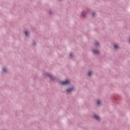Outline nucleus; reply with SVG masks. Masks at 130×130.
<instances>
[{"mask_svg":"<svg viewBox=\"0 0 130 130\" xmlns=\"http://www.w3.org/2000/svg\"><path fill=\"white\" fill-rule=\"evenodd\" d=\"M62 85H68V84H70V80H67L65 81H63L61 82Z\"/></svg>","mask_w":130,"mask_h":130,"instance_id":"1","label":"nucleus"},{"mask_svg":"<svg viewBox=\"0 0 130 130\" xmlns=\"http://www.w3.org/2000/svg\"><path fill=\"white\" fill-rule=\"evenodd\" d=\"M94 117L95 118V119L100 120V117H99V116L97 115L96 114H94Z\"/></svg>","mask_w":130,"mask_h":130,"instance_id":"2","label":"nucleus"},{"mask_svg":"<svg viewBox=\"0 0 130 130\" xmlns=\"http://www.w3.org/2000/svg\"><path fill=\"white\" fill-rule=\"evenodd\" d=\"M74 90V87H72V88H69L67 90V91L68 92V93H70V92H72Z\"/></svg>","mask_w":130,"mask_h":130,"instance_id":"3","label":"nucleus"},{"mask_svg":"<svg viewBox=\"0 0 130 130\" xmlns=\"http://www.w3.org/2000/svg\"><path fill=\"white\" fill-rule=\"evenodd\" d=\"M93 53H94V54H98L99 53V51H98V50H93Z\"/></svg>","mask_w":130,"mask_h":130,"instance_id":"4","label":"nucleus"},{"mask_svg":"<svg viewBox=\"0 0 130 130\" xmlns=\"http://www.w3.org/2000/svg\"><path fill=\"white\" fill-rule=\"evenodd\" d=\"M114 48H115L116 49H117L118 48V45H115L114 46Z\"/></svg>","mask_w":130,"mask_h":130,"instance_id":"5","label":"nucleus"},{"mask_svg":"<svg viewBox=\"0 0 130 130\" xmlns=\"http://www.w3.org/2000/svg\"><path fill=\"white\" fill-rule=\"evenodd\" d=\"M97 104H98V105H100V104H101V101H98Z\"/></svg>","mask_w":130,"mask_h":130,"instance_id":"6","label":"nucleus"},{"mask_svg":"<svg viewBox=\"0 0 130 130\" xmlns=\"http://www.w3.org/2000/svg\"><path fill=\"white\" fill-rule=\"evenodd\" d=\"M91 75H92V72L91 71H90L89 73H88V76L90 77L91 76Z\"/></svg>","mask_w":130,"mask_h":130,"instance_id":"7","label":"nucleus"},{"mask_svg":"<svg viewBox=\"0 0 130 130\" xmlns=\"http://www.w3.org/2000/svg\"><path fill=\"white\" fill-rule=\"evenodd\" d=\"M86 15V12L85 11L82 12V16H84Z\"/></svg>","mask_w":130,"mask_h":130,"instance_id":"8","label":"nucleus"},{"mask_svg":"<svg viewBox=\"0 0 130 130\" xmlns=\"http://www.w3.org/2000/svg\"><path fill=\"white\" fill-rule=\"evenodd\" d=\"M25 34L26 36H27L28 34H29V32H28V31H25Z\"/></svg>","mask_w":130,"mask_h":130,"instance_id":"9","label":"nucleus"},{"mask_svg":"<svg viewBox=\"0 0 130 130\" xmlns=\"http://www.w3.org/2000/svg\"><path fill=\"white\" fill-rule=\"evenodd\" d=\"M95 45H96V46H98V45H99V42H96L95 43Z\"/></svg>","mask_w":130,"mask_h":130,"instance_id":"10","label":"nucleus"},{"mask_svg":"<svg viewBox=\"0 0 130 130\" xmlns=\"http://www.w3.org/2000/svg\"><path fill=\"white\" fill-rule=\"evenodd\" d=\"M3 72H7V69L3 68Z\"/></svg>","mask_w":130,"mask_h":130,"instance_id":"11","label":"nucleus"},{"mask_svg":"<svg viewBox=\"0 0 130 130\" xmlns=\"http://www.w3.org/2000/svg\"><path fill=\"white\" fill-rule=\"evenodd\" d=\"M70 57H72V56H73V53H71L70 54Z\"/></svg>","mask_w":130,"mask_h":130,"instance_id":"12","label":"nucleus"},{"mask_svg":"<svg viewBox=\"0 0 130 130\" xmlns=\"http://www.w3.org/2000/svg\"><path fill=\"white\" fill-rule=\"evenodd\" d=\"M92 16H93V17H94L95 16V13H93Z\"/></svg>","mask_w":130,"mask_h":130,"instance_id":"13","label":"nucleus"}]
</instances>
